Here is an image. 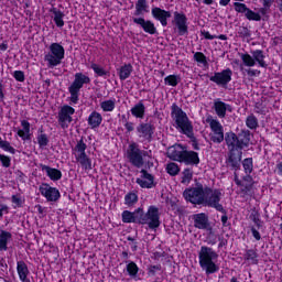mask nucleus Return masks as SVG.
I'll list each match as a JSON object with an SVG mask.
<instances>
[{
    "mask_svg": "<svg viewBox=\"0 0 282 282\" xmlns=\"http://www.w3.org/2000/svg\"><path fill=\"white\" fill-rule=\"evenodd\" d=\"M219 254L213 248L202 247L198 253V263L205 274H215L219 270L217 260Z\"/></svg>",
    "mask_w": 282,
    "mask_h": 282,
    "instance_id": "obj_1",
    "label": "nucleus"
},
{
    "mask_svg": "<svg viewBox=\"0 0 282 282\" xmlns=\"http://www.w3.org/2000/svg\"><path fill=\"white\" fill-rule=\"evenodd\" d=\"M172 118L175 122L176 129H178L181 133H184L185 135H193V123H191L186 112L175 104L172 106Z\"/></svg>",
    "mask_w": 282,
    "mask_h": 282,
    "instance_id": "obj_2",
    "label": "nucleus"
},
{
    "mask_svg": "<svg viewBox=\"0 0 282 282\" xmlns=\"http://www.w3.org/2000/svg\"><path fill=\"white\" fill-rule=\"evenodd\" d=\"M65 58V47L61 43H52L48 46V52L44 55V61L47 67H58Z\"/></svg>",
    "mask_w": 282,
    "mask_h": 282,
    "instance_id": "obj_3",
    "label": "nucleus"
},
{
    "mask_svg": "<svg viewBox=\"0 0 282 282\" xmlns=\"http://www.w3.org/2000/svg\"><path fill=\"white\" fill-rule=\"evenodd\" d=\"M89 83H91V79L89 78V76L83 73L75 74V79L72 83V85L68 87V91L70 94V97H69L70 105L78 104V96L80 94V89H83L84 85H89Z\"/></svg>",
    "mask_w": 282,
    "mask_h": 282,
    "instance_id": "obj_4",
    "label": "nucleus"
},
{
    "mask_svg": "<svg viewBox=\"0 0 282 282\" xmlns=\"http://www.w3.org/2000/svg\"><path fill=\"white\" fill-rule=\"evenodd\" d=\"M219 202H221V191L206 187L203 204L224 213V206Z\"/></svg>",
    "mask_w": 282,
    "mask_h": 282,
    "instance_id": "obj_5",
    "label": "nucleus"
},
{
    "mask_svg": "<svg viewBox=\"0 0 282 282\" xmlns=\"http://www.w3.org/2000/svg\"><path fill=\"white\" fill-rule=\"evenodd\" d=\"M141 224L148 226L151 230L160 228V209L150 206L145 214L141 212Z\"/></svg>",
    "mask_w": 282,
    "mask_h": 282,
    "instance_id": "obj_6",
    "label": "nucleus"
},
{
    "mask_svg": "<svg viewBox=\"0 0 282 282\" xmlns=\"http://www.w3.org/2000/svg\"><path fill=\"white\" fill-rule=\"evenodd\" d=\"M240 58L246 67H254V65H259V67H268L265 64V55H263V51L257 50L251 52L250 54H240Z\"/></svg>",
    "mask_w": 282,
    "mask_h": 282,
    "instance_id": "obj_7",
    "label": "nucleus"
},
{
    "mask_svg": "<svg viewBox=\"0 0 282 282\" xmlns=\"http://www.w3.org/2000/svg\"><path fill=\"white\" fill-rule=\"evenodd\" d=\"M225 140L227 142V147H229L230 153L232 154L235 153V151H237L238 154L236 160L241 162V149L248 147V141L239 140V138H237V134H235L234 132H228ZM230 158H232V155Z\"/></svg>",
    "mask_w": 282,
    "mask_h": 282,
    "instance_id": "obj_8",
    "label": "nucleus"
},
{
    "mask_svg": "<svg viewBox=\"0 0 282 282\" xmlns=\"http://www.w3.org/2000/svg\"><path fill=\"white\" fill-rule=\"evenodd\" d=\"M142 155H147V152H142L137 143H130L126 152V158L132 163L133 166L140 169L144 165V159Z\"/></svg>",
    "mask_w": 282,
    "mask_h": 282,
    "instance_id": "obj_9",
    "label": "nucleus"
},
{
    "mask_svg": "<svg viewBox=\"0 0 282 282\" xmlns=\"http://www.w3.org/2000/svg\"><path fill=\"white\" fill-rule=\"evenodd\" d=\"M206 122L209 123L212 130V133L209 134L212 142L221 144V142H224V126H221V122L213 117H208Z\"/></svg>",
    "mask_w": 282,
    "mask_h": 282,
    "instance_id": "obj_10",
    "label": "nucleus"
},
{
    "mask_svg": "<svg viewBox=\"0 0 282 282\" xmlns=\"http://www.w3.org/2000/svg\"><path fill=\"white\" fill-rule=\"evenodd\" d=\"M204 186L197 185L196 187L185 189L183 197H185L186 202H191V204H204Z\"/></svg>",
    "mask_w": 282,
    "mask_h": 282,
    "instance_id": "obj_11",
    "label": "nucleus"
},
{
    "mask_svg": "<svg viewBox=\"0 0 282 282\" xmlns=\"http://www.w3.org/2000/svg\"><path fill=\"white\" fill-rule=\"evenodd\" d=\"M74 113H76V109H74L72 106L64 105L58 112L59 127L63 129H69V124H72L74 120L72 118Z\"/></svg>",
    "mask_w": 282,
    "mask_h": 282,
    "instance_id": "obj_12",
    "label": "nucleus"
},
{
    "mask_svg": "<svg viewBox=\"0 0 282 282\" xmlns=\"http://www.w3.org/2000/svg\"><path fill=\"white\" fill-rule=\"evenodd\" d=\"M173 23L178 36H186V34H188V19L186 18V14L174 12Z\"/></svg>",
    "mask_w": 282,
    "mask_h": 282,
    "instance_id": "obj_13",
    "label": "nucleus"
},
{
    "mask_svg": "<svg viewBox=\"0 0 282 282\" xmlns=\"http://www.w3.org/2000/svg\"><path fill=\"white\" fill-rule=\"evenodd\" d=\"M42 197H45L47 202H58L61 199V192L56 187H52L50 184H42L39 187Z\"/></svg>",
    "mask_w": 282,
    "mask_h": 282,
    "instance_id": "obj_14",
    "label": "nucleus"
},
{
    "mask_svg": "<svg viewBox=\"0 0 282 282\" xmlns=\"http://www.w3.org/2000/svg\"><path fill=\"white\" fill-rule=\"evenodd\" d=\"M212 83H216V85H228L232 80V70L227 68L225 70L215 73L214 76L210 77Z\"/></svg>",
    "mask_w": 282,
    "mask_h": 282,
    "instance_id": "obj_15",
    "label": "nucleus"
},
{
    "mask_svg": "<svg viewBox=\"0 0 282 282\" xmlns=\"http://www.w3.org/2000/svg\"><path fill=\"white\" fill-rule=\"evenodd\" d=\"M142 209L138 208L134 212L124 210L121 214L123 224H141Z\"/></svg>",
    "mask_w": 282,
    "mask_h": 282,
    "instance_id": "obj_16",
    "label": "nucleus"
},
{
    "mask_svg": "<svg viewBox=\"0 0 282 282\" xmlns=\"http://www.w3.org/2000/svg\"><path fill=\"white\" fill-rule=\"evenodd\" d=\"M155 131V127L151 123H140L137 127V133L139 138H142V140H151L153 138V133Z\"/></svg>",
    "mask_w": 282,
    "mask_h": 282,
    "instance_id": "obj_17",
    "label": "nucleus"
},
{
    "mask_svg": "<svg viewBox=\"0 0 282 282\" xmlns=\"http://www.w3.org/2000/svg\"><path fill=\"white\" fill-rule=\"evenodd\" d=\"M214 110L218 118H226V113H232V106L224 102L221 99L214 100Z\"/></svg>",
    "mask_w": 282,
    "mask_h": 282,
    "instance_id": "obj_18",
    "label": "nucleus"
},
{
    "mask_svg": "<svg viewBox=\"0 0 282 282\" xmlns=\"http://www.w3.org/2000/svg\"><path fill=\"white\" fill-rule=\"evenodd\" d=\"M137 184H139L141 188H153V186H155V178L153 175L149 174V172L142 170L140 177L137 178Z\"/></svg>",
    "mask_w": 282,
    "mask_h": 282,
    "instance_id": "obj_19",
    "label": "nucleus"
},
{
    "mask_svg": "<svg viewBox=\"0 0 282 282\" xmlns=\"http://www.w3.org/2000/svg\"><path fill=\"white\" fill-rule=\"evenodd\" d=\"M152 17L156 19V21H160L163 28H166L169 25V19H171V12L155 7L152 9Z\"/></svg>",
    "mask_w": 282,
    "mask_h": 282,
    "instance_id": "obj_20",
    "label": "nucleus"
},
{
    "mask_svg": "<svg viewBox=\"0 0 282 282\" xmlns=\"http://www.w3.org/2000/svg\"><path fill=\"white\" fill-rule=\"evenodd\" d=\"M185 150L186 148L182 147V144H174L167 149V158L174 160V162H182Z\"/></svg>",
    "mask_w": 282,
    "mask_h": 282,
    "instance_id": "obj_21",
    "label": "nucleus"
},
{
    "mask_svg": "<svg viewBox=\"0 0 282 282\" xmlns=\"http://www.w3.org/2000/svg\"><path fill=\"white\" fill-rule=\"evenodd\" d=\"M133 23H135L137 25H140V28H142V30L147 34L158 33V29L155 28V24L149 20H144V18H133Z\"/></svg>",
    "mask_w": 282,
    "mask_h": 282,
    "instance_id": "obj_22",
    "label": "nucleus"
},
{
    "mask_svg": "<svg viewBox=\"0 0 282 282\" xmlns=\"http://www.w3.org/2000/svg\"><path fill=\"white\" fill-rule=\"evenodd\" d=\"M41 169L46 173L47 177H50V180H52L53 182H58V180L63 177V173L61 172V170H56L47 165H41Z\"/></svg>",
    "mask_w": 282,
    "mask_h": 282,
    "instance_id": "obj_23",
    "label": "nucleus"
},
{
    "mask_svg": "<svg viewBox=\"0 0 282 282\" xmlns=\"http://www.w3.org/2000/svg\"><path fill=\"white\" fill-rule=\"evenodd\" d=\"M85 151H87V143L83 139H80L73 149V155L75 156V160L87 155V152Z\"/></svg>",
    "mask_w": 282,
    "mask_h": 282,
    "instance_id": "obj_24",
    "label": "nucleus"
},
{
    "mask_svg": "<svg viewBox=\"0 0 282 282\" xmlns=\"http://www.w3.org/2000/svg\"><path fill=\"white\" fill-rule=\"evenodd\" d=\"M193 219L195 228H198L199 230H206V228H208V218L206 217V214H196Z\"/></svg>",
    "mask_w": 282,
    "mask_h": 282,
    "instance_id": "obj_25",
    "label": "nucleus"
},
{
    "mask_svg": "<svg viewBox=\"0 0 282 282\" xmlns=\"http://www.w3.org/2000/svg\"><path fill=\"white\" fill-rule=\"evenodd\" d=\"M181 162H184V164H197L199 162V154H197V152L185 150Z\"/></svg>",
    "mask_w": 282,
    "mask_h": 282,
    "instance_id": "obj_26",
    "label": "nucleus"
},
{
    "mask_svg": "<svg viewBox=\"0 0 282 282\" xmlns=\"http://www.w3.org/2000/svg\"><path fill=\"white\" fill-rule=\"evenodd\" d=\"M17 270H18L20 281L30 282V279H28V274H30V270L28 269V264H25V262L19 261L17 263Z\"/></svg>",
    "mask_w": 282,
    "mask_h": 282,
    "instance_id": "obj_27",
    "label": "nucleus"
},
{
    "mask_svg": "<svg viewBox=\"0 0 282 282\" xmlns=\"http://www.w3.org/2000/svg\"><path fill=\"white\" fill-rule=\"evenodd\" d=\"M102 123V115L100 112H91L88 117V124L91 127V129H96L100 127Z\"/></svg>",
    "mask_w": 282,
    "mask_h": 282,
    "instance_id": "obj_28",
    "label": "nucleus"
},
{
    "mask_svg": "<svg viewBox=\"0 0 282 282\" xmlns=\"http://www.w3.org/2000/svg\"><path fill=\"white\" fill-rule=\"evenodd\" d=\"M21 127L18 129V135L21 138V140H30V123L28 120H22L21 121Z\"/></svg>",
    "mask_w": 282,
    "mask_h": 282,
    "instance_id": "obj_29",
    "label": "nucleus"
},
{
    "mask_svg": "<svg viewBox=\"0 0 282 282\" xmlns=\"http://www.w3.org/2000/svg\"><path fill=\"white\" fill-rule=\"evenodd\" d=\"M130 111L134 118H139L140 120H142V118H144L147 107H144V104L140 101L137 105H134Z\"/></svg>",
    "mask_w": 282,
    "mask_h": 282,
    "instance_id": "obj_30",
    "label": "nucleus"
},
{
    "mask_svg": "<svg viewBox=\"0 0 282 282\" xmlns=\"http://www.w3.org/2000/svg\"><path fill=\"white\" fill-rule=\"evenodd\" d=\"M52 13H53V20L55 22V25L57 28H63V25H65V21H63V19H65V13H63L61 10H57V9H53Z\"/></svg>",
    "mask_w": 282,
    "mask_h": 282,
    "instance_id": "obj_31",
    "label": "nucleus"
},
{
    "mask_svg": "<svg viewBox=\"0 0 282 282\" xmlns=\"http://www.w3.org/2000/svg\"><path fill=\"white\" fill-rule=\"evenodd\" d=\"M131 72H133V66L131 64H126L119 69V78L120 80H127L129 76H131Z\"/></svg>",
    "mask_w": 282,
    "mask_h": 282,
    "instance_id": "obj_32",
    "label": "nucleus"
},
{
    "mask_svg": "<svg viewBox=\"0 0 282 282\" xmlns=\"http://www.w3.org/2000/svg\"><path fill=\"white\" fill-rule=\"evenodd\" d=\"M100 108L105 112H111L113 109H116V98L106 99L100 102Z\"/></svg>",
    "mask_w": 282,
    "mask_h": 282,
    "instance_id": "obj_33",
    "label": "nucleus"
},
{
    "mask_svg": "<svg viewBox=\"0 0 282 282\" xmlns=\"http://www.w3.org/2000/svg\"><path fill=\"white\" fill-rule=\"evenodd\" d=\"M144 12H149V4H147V0H138L134 12L135 17L144 14Z\"/></svg>",
    "mask_w": 282,
    "mask_h": 282,
    "instance_id": "obj_34",
    "label": "nucleus"
},
{
    "mask_svg": "<svg viewBox=\"0 0 282 282\" xmlns=\"http://www.w3.org/2000/svg\"><path fill=\"white\" fill-rule=\"evenodd\" d=\"M76 162H78L82 166V169H84V171H91L93 166H91V159L89 156L84 155V156H79V159H76Z\"/></svg>",
    "mask_w": 282,
    "mask_h": 282,
    "instance_id": "obj_35",
    "label": "nucleus"
},
{
    "mask_svg": "<svg viewBox=\"0 0 282 282\" xmlns=\"http://www.w3.org/2000/svg\"><path fill=\"white\" fill-rule=\"evenodd\" d=\"M12 238V235L8 231H1L0 234V250H8V241Z\"/></svg>",
    "mask_w": 282,
    "mask_h": 282,
    "instance_id": "obj_36",
    "label": "nucleus"
},
{
    "mask_svg": "<svg viewBox=\"0 0 282 282\" xmlns=\"http://www.w3.org/2000/svg\"><path fill=\"white\" fill-rule=\"evenodd\" d=\"M37 144L40 147V149H45V147H47V144H50V139L47 138V134L41 132L37 134Z\"/></svg>",
    "mask_w": 282,
    "mask_h": 282,
    "instance_id": "obj_37",
    "label": "nucleus"
},
{
    "mask_svg": "<svg viewBox=\"0 0 282 282\" xmlns=\"http://www.w3.org/2000/svg\"><path fill=\"white\" fill-rule=\"evenodd\" d=\"M165 85H169L170 87H177L180 84V76L177 75H170L164 78Z\"/></svg>",
    "mask_w": 282,
    "mask_h": 282,
    "instance_id": "obj_38",
    "label": "nucleus"
},
{
    "mask_svg": "<svg viewBox=\"0 0 282 282\" xmlns=\"http://www.w3.org/2000/svg\"><path fill=\"white\" fill-rule=\"evenodd\" d=\"M124 204L126 206H133L134 204H138V194L135 193H129L124 196Z\"/></svg>",
    "mask_w": 282,
    "mask_h": 282,
    "instance_id": "obj_39",
    "label": "nucleus"
},
{
    "mask_svg": "<svg viewBox=\"0 0 282 282\" xmlns=\"http://www.w3.org/2000/svg\"><path fill=\"white\" fill-rule=\"evenodd\" d=\"M242 166H243L245 173L247 175H250V173H252V171L254 169V165L252 163V158L245 159L242 161Z\"/></svg>",
    "mask_w": 282,
    "mask_h": 282,
    "instance_id": "obj_40",
    "label": "nucleus"
},
{
    "mask_svg": "<svg viewBox=\"0 0 282 282\" xmlns=\"http://www.w3.org/2000/svg\"><path fill=\"white\" fill-rule=\"evenodd\" d=\"M166 172L169 173V175L175 177V175L180 174V166L177 165V163H169L166 165Z\"/></svg>",
    "mask_w": 282,
    "mask_h": 282,
    "instance_id": "obj_41",
    "label": "nucleus"
},
{
    "mask_svg": "<svg viewBox=\"0 0 282 282\" xmlns=\"http://www.w3.org/2000/svg\"><path fill=\"white\" fill-rule=\"evenodd\" d=\"M194 61H196V63H198L199 65H203V67H206V65H208L206 55H204V53H202V52H196L194 54Z\"/></svg>",
    "mask_w": 282,
    "mask_h": 282,
    "instance_id": "obj_42",
    "label": "nucleus"
},
{
    "mask_svg": "<svg viewBox=\"0 0 282 282\" xmlns=\"http://www.w3.org/2000/svg\"><path fill=\"white\" fill-rule=\"evenodd\" d=\"M139 270L140 269L138 268V264H135V262H130V263L127 264V272L132 278L138 276Z\"/></svg>",
    "mask_w": 282,
    "mask_h": 282,
    "instance_id": "obj_43",
    "label": "nucleus"
},
{
    "mask_svg": "<svg viewBox=\"0 0 282 282\" xmlns=\"http://www.w3.org/2000/svg\"><path fill=\"white\" fill-rule=\"evenodd\" d=\"M245 17L248 19V21H261V14L247 9Z\"/></svg>",
    "mask_w": 282,
    "mask_h": 282,
    "instance_id": "obj_44",
    "label": "nucleus"
},
{
    "mask_svg": "<svg viewBox=\"0 0 282 282\" xmlns=\"http://www.w3.org/2000/svg\"><path fill=\"white\" fill-rule=\"evenodd\" d=\"M246 124L248 129H257V127L259 126V121L257 120V117L250 115L246 120Z\"/></svg>",
    "mask_w": 282,
    "mask_h": 282,
    "instance_id": "obj_45",
    "label": "nucleus"
},
{
    "mask_svg": "<svg viewBox=\"0 0 282 282\" xmlns=\"http://www.w3.org/2000/svg\"><path fill=\"white\" fill-rule=\"evenodd\" d=\"M0 149L7 151V153H11L12 155L17 153V150L8 141H0Z\"/></svg>",
    "mask_w": 282,
    "mask_h": 282,
    "instance_id": "obj_46",
    "label": "nucleus"
},
{
    "mask_svg": "<svg viewBox=\"0 0 282 282\" xmlns=\"http://www.w3.org/2000/svg\"><path fill=\"white\" fill-rule=\"evenodd\" d=\"M191 180H193V171L189 169H186L183 171V176H182V184H191Z\"/></svg>",
    "mask_w": 282,
    "mask_h": 282,
    "instance_id": "obj_47",
    "label": "nucleus"
},
{
    "mask_svg": "<svg viewBox=\"0 0 282 282\" xmlns=\"http://www.w3.org/2000/svg\"><path fill=\"white\" fill-rule=\"evenodd\" d=\"M90 67L95 72V74H97V76H107V70H105L102 66L98 64H91Z\"/></svg>",
    "mask_w": 282,
    "mask_h": 282,
    "instance_id": "obj_48",
    "label": "nucleus"
},
{
    "mask_svg": "<svg viewBox=\"0 0 282 282\" xmlns=\"http://www.w3.org/2000/svg\"><path fill=\"white\" fill-rule=\"evenodd\" d=\"M234 7H235V10L240 14H243V13L246 14V12H248V7L245 3L235 2Z\"/></svg>",
    "mask_w": 282,
    "mask_h": 282,
    "instance_id": "obj_49",
    "label": "nucleus"
},
{
    "mask_svg": "<svg viewBox=\"0 0 282 282\" xmlns=\"http://www.w3.org/2000/svg\"><path fill=\"white\" fill-rule=\"evenodd\" d=\"M246 259L248 260V261H252L253 263H257V251H254V250H248L247 252H246Z\"/></svg>",
    "mask_w": 282,
    "mask_h": 282,
    "instance_id": "obj_50",
    "label": "nucleus"
},
{
    "mask_svg": "<svg viewBox=\"0 0 282 282\" xmlns=\"http://www.w3.org/2000/svg\"><path fill=\"white\" fill-rule=\"evenodd\" d=\"M13 77L15 78V80H18V83H23V80H25V74L23 73V70H15L13 73Z\"/></svg>",
    "mask_w": 282,
    "mask_h": 282,
    "instance_id": "obj_51",
    "label": "nucleus"
},
{
    "mask_svg": "<svg viewBox=\"0 0 282 282\" xmlns=\"http://www.w3.org/2000/svg\"><path fill=\"white\" fill-rule=\"evenodd\" d=\"M0 162L2 163V166L8 169L10 166V156L0 154Z\"/></svg>",
    "mask_w": 282,
    "mask_h": 282,
    "instance_id": "obj_52",
    "label": "nucleus"
},
{
    "mask_svg": "<svg viewBox=\"0 0 282 282\" xmlns=\"http://www.w3.org/2000/svg\"><path fill=\"white\" fill-rule=\"evenodd\" d=\"M243 182L242 185L245 186V188H250V186H252V176L250 175H247L245 178H243Z\"/></svg>",
    "mask_w": 282,
    "mask_h": 282,
    "instance_id": "obj_53",
    "label": "nucleus"
},
{
    "mask_svg": "<svg viewBox=\"0 0 282 282\" xmlns=\"http://www.w3.org/2000/svg\"><path fill=\"white\" fill-rule=\"evenodd\" d=\"M202 36H204V39H206L207 41H213L217 39V35H213L208 31H202Z\"/></svg>",
    "mask_w": 282,
    "mask_h": 282,
    "instance_id": "obj_54",
    "label": "nucleus"
},
{
    "mask_svg": "<svg viewBox=\"0 0 282 282\" xmlns=\"http://www.w3.org/2000/svg\"><path fill=\"white\" fill-rule=\"evenodd\" d=\"M12 204H14L15 206H21L23 204V202L21 200V197L13 195L12 196Z\"/></svg>",
    "mask_w": 282,
    "mask_h": 282,
    "instance_id": "obj_55",
    "label": "nucleus"
},
{
    "mask_svg": "<svg viewBox=\"0 0 282 282\" xmlns=\"http://www.w3.org/2000/svg\"><path fill=\"white\" fill-rule=\"evenodd\" d=\"M124 128H126V130L130 133V131H133V129H134L133 122L127 121V122L124 123Z\"/></svg>",
    "mask_w": 282,
    "mask_h": 282,
    "instance_id": "obj_56",
    "label": "nucleus"
},
{
    "mask_svg": "<svg viewBox=\"0 0 282 282\" xmlns=\"http://www.w3.org/2000/svg\"><path fill=\"white\" fill-rule=\"evenodd\" d=\"M251 232H252V236L254 237V239L257 241H260L261 240V234H259V231L257 229H251Z\"/></svg>",
    "mask_w": 282,
    "mask_h": 282,
    "instance_id": "obj_57",
    "label": "nucleus"
},
{
    "mask_svg": "<svg viewBox=\"0 0 282 282\" xmlns=\"http://www.w3.org/2000/svg\"><path fill=\"white\" fill-rule=\"evenodd\" d=\"M247 74L248 76H259L261 72H259L258 69H248Z\"/></svg>",
    "mask_w": 282,
    "mask_h": 282,
    "instance_id": "obj_58",
    "label": "nucleus"
},
{
    "mask_svg": "<svg viewBox=\"0 0 282 282\" xmlns=\"http://www.w3.org/2000/svg\"><path fill=\"white\" fill-rule=\"evenodd\" d=\"M230 3V0H219V6H223V8H226Z\"/></svg>",
    "mask_w": 282,
    "mask_h": 282,
    "instance_id": "obj_59",
    "label": "nucleus"
},
{
    "mask_svg": "<svg viewBox=\"0 0 282 282\" xmlns=\"http://www.w3.org/2000/svg\"><path fill=\"white\" fill-rule=\"evenodd\" d=\"M276 169H278L279 175H282V163H279V164L276 165Z\"/></svg>",
    "mask_w": 282,
    "mask_h": 282,
    "instance_id": "obj_60",
    "label": "nucleus"
},
{
    "mask_svg": "<svg viewBox=\"0 0 282 282\" xmlns=\"http://www.w3.org/2000/svg\"><path fill=\"white\" fill-rule=\"evenodd\" d=\"M203 3H205V6H213L214 0H203Z\"/></svg>",
    "mask_w": 282,
    "mask_h": 282,
    "instance_id": "obj_61",
    "label": "nucleus"
},
{
    "mask_svg": "<svg viewBox=\"0 0 282 282\" xmlns=\"http://www.w3.org/2000/svg\"><path fill=\"white\" fill-rule=\"evenodd\" d=\"M263 7L270 8V0H263Z\"/></svg>",
    "mask_w": 282,
    "mask_h": 282,
    "instance_id": "obj_62",
    "label": "nucleus"
},
{
    "mask_svg": "<svg viewBox=\"0 0 282 282\" xmlns=\"http://www.w3.org/2000/svg\"><path fill=\"white\" fill-rule=\"evenodd\" d=\"M218 39L220 41H226L228 37L225 34H221V35L218 36Z\"/></svg>",
    "mask_w": 282,
    "mask_h": 282,
    "instance_id": "obj_63",
    "label": "nucleus"
},
{
    "mask_svg": "<svg viewBox=\"0 0 282 282\" xmlns=\"http://www.w3.org/2000/svg\"><path fill=\"white\" fill-rule=\"evenodd\" d=\"M243 34H245V36H250V32L248 31V29H243Z\"/></svg>",
    "mask_w": 282,
    "mask_h": 282,
    "instance_id": "obj_64",
    "label": "nucleus"
}]
</instances>
